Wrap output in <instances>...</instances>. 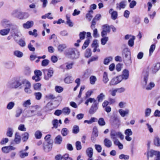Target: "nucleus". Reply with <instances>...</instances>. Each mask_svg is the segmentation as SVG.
<instances>
[{"label":"nucleus","mask_w":160,"mask_h":160,"mask_svg":"<svg viewBox=\"0 0 160 160\" xmlns=\"http://www.w3.org/2000/svg\"><path fill=\"white\" fill-rule=\"evenodd\" d=\"M30 100H28L24 102L22 104V105L24 107H27L31 104Z\"/></svg>","instance_id":"nucleus-63"},{"label":"nucleus","mask_w":160,"mask_h":160,"mask_svg":"<svg viewBox=\"0 0 160 160\" xmlns=\"http://www.w3.org/2000/svg\"><path fill=\"white\" fill-rule=\"evenodd\" d=\"M151 109L150 108H147L145 110V116L148 117L149 116L151 112Z\"/></svg>","instance_id":"nucleus-58"},{"label":"nucleus","mask_w":160,"mask_h":160,"mask_svg":"<svg viewBox=\"0 0 160 160\" xmlns=\"http://www.w3.org/2000/svg\"><path fill=\"white\" fill-rule=\"evenodd\" d=\"M66 47V45L65 44H60L58 46V50L59 52H62Z\"/></svg>","instance_id":"nucleus-34"},{"label":"nucleus","mask_w":160,"mask_h":160,"mask_svg":"<svg viewBox=\"0 0 160 160\" xmlns=\"http://www.w3.org/2000/svg\"><path fill=\"white\" fill-rule=\"evenodd\" d=\"M22 85V82L16 78H14L8 82L7 85L8 87L10 89H17L19 87L21 88V86Z\"/></svg>","instance_id":"nucleus-2"},{"label":"nucleus","mask_w":160,"mask_h":160,"mask_svg":"<svg viewBox=\"0 0 160 160\" xmlns=\"http://www.w3.org/2000/svg\"><path fill=\"white\" fill-rule=\"evenodd\" d=\"M127 2L126 1H123L120 2L119 3H117V8L118 9H124L127 5Z\"/></svg>","instance_id":"nucleus-14"},{"label":"nucleus","mask_w":160,"mask_h":160,"mask_svg":"<svg viewBox=\"0 0 160 160\" xmlns=\"http://www.w3.org/2000/svg\"><path fill=\"white\" fill-rule=\"evenodd\" d=\"M22 113V109L20 108H18L16 111V113L15 114V117L17 118L19 117L20 116L21 114Z\"/></svg>","instance_id":"nucleus-45"},{"label":"nucleus","mask_w":160,"mask_h":160,"mask_svg":"<svg viewBox=\"0 0 160 160\" xmlns=\"http://www.w3.org/2000/svg\"><path fill=\"white\" fill-rule=\"evenodd\" d=\"M68 131L67 128H63L61 131V133L63 136H66L68 133Z\"/></svg>","instance_id":"nucleus-54"},{"label":"nucleus","mask_w":160,"mask_h":160,"mask_svg":"<svg viewBox=\"0 0 160 160\" xmlns=\"http://www.w3.org/2000/svg\"><path fill=\"white\" fill-rule=\"evenodd\" d=\"M22 84H25V88H31V84L29 81L27 80H23L22 82Z\"/></svg>","instance_id":"nucleus-35"},{"label":"nucleus","mask_w":160,"mask_h":160,"mask_svg":"<svg viewBox=\"0 0 160 160\" xmlns=\"http://www.w3.org/2000/svg\"><path fill=\"white\" fill-rule=\"evenodd\" d=\"M23 150L20 151L19 152V156L21 158H24L25 157L28 156V153L24 152H23Z\"/></svg>","instance_id":"nucleus-44"},{"label":"nucleus","mask_w":160,"mask_h":160,"mask_svg":"<svg viewBox=\"0 0 160 160\" xmlns=\"http://www.w3.org/2000/svg\"><path fill=\"white\" fill-rule=\"evenodd\" d=\"M49 62V61L48 60L44 59L42 61L41 65L42 66L46 67L48 64Z\"/></svg>","instance_id":"nucleus-55"},{"label":"nucleus","mask_w":160,"mask_h":160,"mask_svg":"<svg viewBox=\"0 0 160 160\" xmlns=\"http://www.w3.org/2000/svg\"><path fill=\"white\" fill-rule=\"evenodd\" d=\"M10 31L9 28L4 29L0 30V34L2 36L7 35Z\"/></svg>","instance_id":"nucleus-23"},{"label":"nucleus","mask_w":160,"mask_h":160,"mask_svg":"<svg viewBox=\"0 0 160 160\" xmlns=\"http://www.w3.org/2000/svg\"><path fill=\"white\" fill-rule=\"evenodd\" d=\"M119 158L120 159L128 160L129 158V156L128 155L121 154L119 156Z\"/></svg>","instance_id":"nucleus-51"},{"label":"nucleus","mask_w":160,"mask_h":160,"mask_svg":"<svg viewBox=\"0 0 160 160\" xmlns=\"http://www.w3.org/2000/svg\"><path fill=\"white\" fill-rule=\"evenodd\" d=\"M104 145L107 148H110L112 145V141L108 138H105L104 140Z\"/></svg>","instance_id":"nucleus-18"},{"label":"nucleus","mask_w":160,"mask_h":160,"mask_svg":"<svg viewBox=\"0 0 160 160\" xmlns=\"http://www.w3.org/2000/svg\"><path fill=\"white\" fill-rule=\"evenodd\" d=\"M62 137L60 135L57 136L55 138L54 142L55 143L60 144L62 141Z\"/></svg>","instance_id":"nucleus-24"},{"label":"nucleus","mask_w":160,"mask_h":160,"mask_svg":"<svg viewBox=\"0 0 160 160\" xmlns=\"http://www.w3.org/2000/svg\"><path fill=\"white\" fill-rule=\"evenodd\" d=\"M89 80L91 84L93 85L97 80V78L95 76H92L90 77Z\"/></svg>","instance_id":"nucleus-42"},{"label":"nucleus","mask_w":160,"mask_h":160,"mask_svg":"<svg viewBox=\"0 0 160 160\" xmlns=\"http://www.w3.org/2000/svg\"><path fill=\"white\" fill-rule=\"evenodd\" d=\"M125 63H131V53L127 49H125L122 54Z\"/></svg>","instance_id":"nucleus-4"},{"label":"nucleus","mask_w":160,"mask_h":160,"mask_svg":"<svg viewBox=\"0 0 160 160\" xmlns=\"http://www.w3.org/2000/svg\"><path fill=\"white\" fill-rule=\"evenodd\" d=\"M98 123L100 126H103L106 124V122L103 118H100L98 121Z\"/></svg>","instance_id":"nucleus-40"},{"label":"nucleus","mask_w":160,"mask_h":160,"mask_svg":"<svg viewBox=\"0 0 160 160\" xmlns=\"http://www.w3.org/2000/svg\"><path fill=\"white\" fill-rule=\"evenodd\" d=\"M65 55L71 59H75L79 58L80 52L75 48H69L66 50Z\"/></svg>","instance_id":"nucleus-1"},{"label":"nucleus","mask_w":160,"mask_h":160,"mask_svg":"<svg viewBox=\"0 0 160 160\" xmlns=\"http://www.w3.org/2000/svg\"><path fill=\"white\" fill-rule=\"evenodd\" d=\"M122 81L121 77L118 76L111 79L109 82V85L110 86L115 85L120 83Z\"/></svg>","instance_id":"nucleus-8"},{"label":"nucleus","mask_w":160,"mask_h":160,"mask_svg":"<svg viewBox=\"0 0 160 160\" xmlns=\"http://www.w3.org/2000/svg\"><path fill=\"white\" fill-rule=\"evenodd\" d=\"M14 55L18 58H21L23 56V53L19 51L16 50L14 52Z\"/></svg>","instance_id":"nucleus-29"},{"label":"nucleus","mask_w":160,"mask_h":160,"mask_svg":"<svg viewBox=\"0 0 160 160\" xmlns=\"http://www.w3.org/2000/svg\"><path fill=\"white\" fill-rule=\"evenodd\" d=\"M98 103L97 102L93 103L90 109L89 112L90 114H94L98 109Z\"/></svg>","instance_id":"nucleus-10"},{"label":"nucleus","mask_w":160,"mask_h":160,"mask_svg":"<svg viewBox=\"0 0 160 160\" xmlns=\"http://www.w3.org/2000/svg\"><path fill=\"white\" fill-rule=\"evenodd\" d=\"M79 131V127L77 125H74L73 128L72 132L74 134L78 133Z\"/></svg>","instance_id":"nucleus-47"},{"label":"nucleus","mask_w":160,"mask_h":160,"mask_svg":"<svg viewBox=\"0 0 160 160\" xmlns=\"http://www.w3.org/2000/svg\"><path fill=\"white\" fill-rule=\"evenodd\" d=\"M41 86V84L40 83H37L34 85V88L35 90H39L40 89Z\"/></svg>","instance_id":"nucleus-57"},{"label":"nucleus","mask_w":160,"mask_h":160,"mask_svg":"<svg viewBox=\"0 0 160 160\" xmlns=\"http://www.w3.org/2000/svg\"><path fill=\"white\" fill-rule=\"evenodd\" d=\"M155 45L154 44H152L150 47V48L149 49V56H151L152 53L154 51L155 49Z\"/></svg>","instance_id":"nucleus-50"},{"label":"nucleus","mask_w":160,"mask_h":160,"mask_svg":"<svg viewBox=\"0 0 160 160\" xmlns=\"http://www.w3.org/2000/svg\"><path fill=\"white\" fill-rule=\"evenodd\" d=\"M62 113L68 115L70 112V109L68 107L63 108L62 110Z\"/></svg>","instance_id":"nucleus-49"},{"label":"nucleus","mask_w":160,"mask_h":160,"mask_svg":"<svg viewBox=\"0 0 160 160\" xmlns=\"http://www.w3.org/2000/svg\"><path fill=\"white\" fill-rule=\"evenodd\" d=\"M33 22L32 21H28L26 23L23 24V27L26 29L32 27L33 25Z\"/></svg>","instance_id":"nucleus-16"},{"label":"nucleus","mask_w":160,"mask_h":160,"mask_svg":"<svg viewBox=\"0 0 160 160\" xmlns=\"http://www.w3.org/2000/svg\"><path fill=\"white\" fill-rule=\"evenodd\" d=\"M97 121V119L95 118H92L89 120H85L84 121V123H87L88 124H90L92 122Z\"/></svg>","instance_id":"nucleus-37"},{"label":"nucleus","mask_w":160,"mask_h":160,"mask_svg":"<svg viewBox=\"0 0 160 160\" xmlns=\"http://www.w3.org/2000/svg\"><path fill=\"white\" fill-rule=\"evenodd\" d=\"M108 37H105L102 38L101 39V44L102 45H105L108 41Z\"/></svg>","instance_id":"nucleus-59"},{"label":"nucleus","mask_w":160,"mask_h":160,"mask_svg":"<svg viewBox=\"0 0 160 160\" xmlns=\"http://www.w3.org/2000/svg\"><path fill=\"white\" fill-rule=\"evenodd\" d=\"M13 130L12 128H8L6 133V135L8 137H11L12 136Z\"/></svg>","instance_id":"nucleus-25"},{"label":"nucleus","mask_w":160,"mask_h":160,"mask_svg":"<svg viewBox=\"0 0 160 160\" xmlns=\"http://www.w3.org/2000/svg\"><path fill=\"white\" fill-rule=\"evenodd\" d=\"M118 112L121 116L122 117H124L126 115H128L129 112V110L128 109H125V110L120 109L118 110Z\"/></svg>","instance_id":"nucleus-15"},{"label":"nucleus","mask_w":160,"mask_h":160,"mask_svg":"<svg viewBox=\"0 0 160 160\" xmlns=\"http://www.w3.org/2000/svg\"><path fill=\"white\" fill-rule=\"evenodd\" d=\"M75 146L78 150H79L82 148L81 143L79 141H77L75 143Z\"/></svg>","instance_id":"nucleus-53"},{"label":"nucleus","mask_w":160,"mask_h":160,"mask_svg":"<svg viewBox=\"0 0 160 160\" xmlns=\"http://www.w3.org/2000/svg\"><path fill=\"white\" fill-rule=\"evenodd\" d=\"M87 155L90 158H92L93 154V150L92 148H89L86 150Z\"/></svg>","instance_id":"nucleus-22"},{"label":"nucleus","mask_w":160,"mask_h":160,"mask_svg":"<svg viewBox=\"0 0 160 160\" xmlns=\"http://www.w3.org/2000/svg\"><path fill=\"white\" fill-rule=\"evenodd\" d=\"M52 123L53 125V127L55 128H57L58 125V121L57 119H54L52 122Z\"/></svg>","instance_id":"nucleus-61"},{"label":"nucleus","mask_w":160,"mask_h":160,"mask_svg":"<svg viewBox=\"0 0 160 160\" xmlns=\"http://www.w3.org/2000/svg\"><path fill=\"white\" fill-rule=\"evenodd\" d=\"M34 135L36 139H40L42 137V134L40 131L37 130L35 132Z\"/></svg>","instance_id":"nucleus-31"},{"label":"nucleus","mask_w":160,"mask_h":160,"mask_svg":"<svg viewBox=\"0 0 160 160\" xmlns=\"http://www.w3.org/2000/svg\"><path fill=\"white\" fill-rule=\"evenodd\" d=\"M105 95L102 93H101L97 97L98 102H101L104 99Z\"/></svg>","instance_id":"nucleus-39"},{"label":"nucleus","mask_w":160,"mask_h":160,"mask_svg":"<svg viewBox=\"0 0 160 160\" xmlns=\"http://www.w3.org/2000/svg\"><path fill=\"white\" fill-rule=\"evenodd\" d=\"M110 137L112 139H116L117 137H119L121 140L123 139L124 135L119 132H116L114 130H112L111 131Z\"/></svg>","instance_id":"nucleus-5"},{"label":"nucleus","mask_w":160,"mask_h":160,"mask_svg":"<svg viewBox=\"0 0 160 160\" xmlns=\"http://www.w3.org/2000/svg\"><path fill=\"white\" fill-rule=\"evenodd\" d=\"M129 75V72L128 70L124 69L123 72L122 74V75L119 76V77H121L122 80L123 79L127 80L128 78Z\"/></svg>","instance_id":"nucleus-13"},{"label":"nucleus","mask_w":160,"mask_h":160,"mask_svg":"<svg viewBox=\"0 0 160 160\" xmlns=\"http://www.w3.org/2000/svg\"><path fill=\"white\" fill-rule=\"evenodd\" d=\"M97 102V101L95 100L94 98H90L87 99L85 102V104L87 106H88L89 104V102H90L91 103L93 102V103H94Z\"/></svg>","instance_id":"nucleus-27"},{"label":"nucleus","mask_w":160,"mask_h":160,"mask_svg":"<svg viewBox=\"0 0 160 160\" xmlns=\"http://www.w3.org/2000/svg\"><path fill=\"white\" fill-rule=\"evenodd\" d=\"M135 39V37L134 36H132V38H130L128 42V44L130 46L132 47L133 45Z\"/></svg>","instance_id":"nucleus-43"},{"label":"nucleus","mask_w":160,"mask_h":160,"mask_svg":"<svg viewBox=\"0 0 160 160\" xmlns=\"http://www.w3.org/2000/svg\"><path fill=\"white\" fill-rule=\"evenodd\" d=\"M73 81L72 78L71 76H68L64 79V82L66 83H71Z\"/></svg>","instance_id":"nucleus-38"},{"label":"nucleus","mask_w":160,"mask_h":160,"mask_svg":"<svg viewBox=\"0 0 160 160\" xmlns=\"http://www.w3.org/2000/svg\"><path fill=\"white\" fill-rule=\"evenodd\" d=\"M66 17L67 19V21L66 22V24L70 27H73V23L71 21L70 19V15L69 14H67Z\"/></svg>","instance_id":"nucleus-21"},{"label":"nucleus","mask_w":160,"mask_h":160,"mask_svg":"<svg viewBox=\"0 0 160 160\" xmlns=\"http://www.w3.org/2000/svg\"><path fill=\"white\" fill-rule=\"evenodd\" d=\"M21 140V136L18 132H16L15 134L14 141L16 144H18L20 143Z\"/></svg>","instance_id":"nucleus-19"},{"label":"nucleus","mask_w":160,"mask_h":160,"mask_svg":"<svg viewBox=\"0 0 160 160\" xmlns=\"http://www.w3.org/2000/svg\"><path fill=\"white\" fill-rule=\"evenodd\" d=\"M22 139L24 142H25L28 138L29 134L27 132H25L22 135Z\"/></svg>","instance_id":"nucleus-46"},{"label":"nucleus","mask_w":160,"mask_h":160,"mask_svg":"<svg viewBox=\"0 0 160 160\" xmlns=\"http://www.w3.org/2000/svg\"><path fill=\"white\" fill-rule=\"evenodd\" d=\"M86 34V32L85 31L81 32L79 34L80 39L81 40H83L85 38Z\"/></svg>","instance_id":"nucleus-52"},{"label":"nucleus","mask_w":160,"mask_h":160,"mask_svg":"<svg viewBox=\"0 0 160 160\" xmlns=\"http://www.w3.org/2000/svg\"><path fill=\"white\" fill-rule=\"evenodd\" d=\"M154 144L158 147L160 146V138L158 136L155 137L153 140Z\"/></svg>","instance_id":"nucleus-28"},{"label":"nucleus","mask_w":160,"mask_h":160,"mask_svg":"<svg viewBox=\"0 0 160 160\" xmlns=\"http://www.w3.org/2000/svg\"><path fill=\"white\" fill-rule=\"evenodd\" d=\"M1 24L3 27L5 28L11 27L12 28L14 26L9 20L6 19H4L2 20Z\"/></svg>","instance_id":"nucleus-9"},{"label":"nucleus","mask_w":160,"mask_h":160,"mask_svg":"<svg viewBox=\"0 0 160 160\" xmlns=\"http://www.w3.org/2000/svg\"><path fill=\"white\" fill-rule=\"evenodd\" d=\"M112 11H109V12L111 14V18L114 20H116L118 16L117 12L116 11H113V12H111Z\"/></svg>","instance_id":"nucleus-26"},{"label":"nucleus","mask_w":160,"mask_h":160,"mask_svg":"<svg viewBox=\"0 0 160 160\" xmlns=\"http://www.w3.org/2000/svg\"><path fill=\"white\" fill-rule=\"evenodd\" d=\"M12 15L20 19H25L28 18L29 15L28 13L22 12L20 11H13Z\"/></svg>","instance_id":"nucleus-3"},{"label":"nucleus","mask_w":160,"mask_h":160,"mask_svg":"<svg viewBox=\"0 0 160 160\" xmlns=\"http://www.w3.org/2000/svg\"><path fill=\"white\" fill-rule=\"evenodd\" d=\"M103 30L108 32H110L109 26L108 24H105L103 26Z\"/></svg>","instance_id":"nucleus-62"},{"label":"nucleus","mask_w":160,"mask_h":160,"mask_svg":"<svg viewBox=\"0 0 160 160\" xmlns=\"http://www.w3.org/2000/svg\"><path fill=\"white\" fill-rule=\"evenodd\" d=\"M125 134L126 135L131 136L132 134V132L130 129H127L125 131Z\"/></svg>","instance_id":"nucleus-64"},{"label":"nucleus","mask_w":160,"mask_h":160,"mask_svg":"<svg viewBox=\"0 0 160 160\" xmlns=\"http://www.w3.org/2000/svg\"><path fill=\"white\" fill-rule=\"evenodd\" d=\"M108 80L109 79L108 77V74L106 72H104L103 74V81L104 83L106 84L107 83Z\"/></svg>","instance_id":"nucleus-36"},{"label":"nucleus","mask_w":160,"mask_h":160,"mask_svg":"<svg viewBox=\"0 0 160 160\" xmlns=\"http://www.w3.org/2000/svg\"><path fill=\"white\" fill-rule=\"evenodd\" d=\"M160 66L159 64H157L152 68V72L153 73H155L159 69Z\"/></svg>","instance_id":"nucleus-56"},{"label":"nucleus","mask_w":160,"mask_h":160,"mask_svg":"<svg viewBox=\"0 0 160 160\" xmlns=\"http://www.w3.org/2000/svg\"><path fill=\"white\" fill-rule=\"evenodd\" d=\"M53 143V141L44 143L43 145V148L44 151L46 152H48L51 151L52 148Z\"/></svg>","instance_id":"nucleus-7"},{"label":"nucleus","mask_w":160,"mask_h":160,"mask_svg":"<svg viewBox=\"0 0 160 160\" xmlns=\"http://www.w3.org/2000/svg\"><path fill=\"white\" fill-rule=\"evenodd\" d=\"M14 38L15 41L18 43L21 47H23L26 46V43L24 40H23L22 39H21L18 41V39L16 38L15 37Z\"/></svg>","instance_id":"nucleus-17"},{"label":"nucleus","mask_w":160,"mask_h":160,"mask_svg":"<svg viewBox=\"0 0 160 160\" xmlns=\"http://www.w3.org/2000/svg\"><path fill=\"white\" fill-rule=\"evenodd\" d=\"M15 105V103L13 102H9L7 105V108L8 110L12 109Z\"/></svg>","instance_id":"nucleus-41"},{"label":"nucleus","mask_w":160,"mask_h":160,"mask_svg":"<svg viewBox=\"0 0 160 160\" xmlns=\"http://www.w3.org/2000/svg\"><path fill=\"white\" fill-rule=\"evenodd\" d=\"M113 59L112 57L110 56L105 58L103 61V63L105 65H108L110 61Z\"/></svg>","instance_id":"nucleus-33"},{"label":"nucleus","mask_w":160,"mask_h":160,"mask_svg":"<svg viewBox=\"0 0 160 160\" xmlns=\"http://www.w3.org/2000/svg\"><path fill=\"white\" fill-rule=\"evenodd\" d=\"M4 66L5 68L7 69H11L14 67L15 64L12 61H8L4 63Z\"/></svg>","instance_id":"nucleus-11"},{"label":"nucleus","mask_w":160,"mask_h":160,"mask_svg":"<svg viewBox=\"0 0 160 160\" xmlns=\"http://www.w3.org/2000/svg\"><path fill=\"white\" fill-rule=\"evenodd\" d=\"M42 71L44 75V78L47 80L51 78L53 74V71L50 69H44L42 70Z\"/></svg>","instance_id":"nucleus-6"},{"label":"nucleus","mask_w":160,"mask_h":160,"mask_svg":"<svg viewBox=\"0 0 160 160\" xmlns=\"http://www.w3.org/2000/svg\"><path fill=\"white\" fill-rule=\"evenodd\" d=\"M91 50L89 48L87 49L85 53V57L88 58L91 56Z\"/></svg>","instance_id":"nucleus-48"},{"label":"nucleus","mask_w":160,"mask_h":160,"mask_svg":"<svg viewBox=\"0 0 160 160\" xmlns=\"http://www.w3.org/2000/svg\"><path fill=\"white\" fill-rule=\"evenodd\" d=\"M157 151L153 150H151L150 151L148 152L147 154L148 157H152L153 155L155 156L157 153Z\"/></svg>","instance_id":"nucleus-30"},{"label":"nucleus","mask_w":160,"mask_h":160,"mask_svg":"<svg viewBox=\"0 0 160 160\" xmlns=\"http://www.w3.org/2000/svg\"><path fill=\"white\" fill-rule=\"evenodd\" d=\"M15 148L14 147L9 146L3 147L2 148V150L3 152L5 153H8L12 150H14Z\"/></svg>","instance_id":"nucleus-12"},{"label":"nucleus","mask_w":160,"mask_h":160,"mask_svg":"<svg viewBox=\"0 0 160 160\" xmlns=\"http://www.w3.org/2000/svg\"><path fill=\"white\" fill-rule=\"evenodd\" d=\"M34 95L35 96L36 99L38 100L40 99L42 96V94L40 92H35Z\"/></svg>","instance_id":"nucleus-60"},{"label":"nucleus","mask_w":160,"mask_h":160,"mask_svg":"<svg viewBox=\"0 0 160 160\" xmlns=\"http://www.w3.org/2000/svg\"><path fill=\"white\" fill-rule=\"evenodd\" d=\"M93 11H89L88 12L86 15V18L89 21H90L92 18V14L93 13Z\"/></svg>","instance_id":"nucleus-32"},{"label":"nucleus","mask_w":160,"mask_h":160,"mask_svg":"<svg viewBox=\"0 0 160 160\" xmlns=\"http://www.w3.org/2000/svg\"><path fill=\"white\" fill-rule=\"evenodd\" d=\"M142 76L143 78V83L144 85H146L148 80V73L147 72H144L142 73Z\"/></svg>","instance_id":"nucleus-20"}]
</instances>
